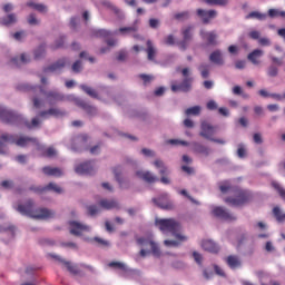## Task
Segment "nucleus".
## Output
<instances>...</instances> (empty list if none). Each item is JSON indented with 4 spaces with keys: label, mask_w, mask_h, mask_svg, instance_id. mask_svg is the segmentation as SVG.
Segmentation results:
<instances>
[{
    "label": "nucleus",
    "mask_w": 285,
    "mask_h": 285,
    "mask_svg": "<svg viewBox=\"0 0 285 285\" xmlns=\"http://www.w3.org/2000/svg\"><path fill=\"white\" fill-rule=\"evenodd\" d=\"M219 190L223 194L233 193L234 197L225 198V204L229 206H244V204L250 202V194L248 191L230 186L229 181L220 183Z\"/></svg>",
    "instance_id": "obj_1"
},
{
    "label": "nucleus",
    "mask_w": 285,
    "mask_h": 285,
    "mask_svg": "<svg viewBox=\"0 0 285 285\" xmlns=\"http://www.w3.org/2000/svg\"><path fill=\"white\" fill-rule=\"evenodd\" d=\"M0 119L4 124H12L14 126H26V128H39L41 120L38 117L32 118L31 122L23 119V116L19 115L17 111L8 110L0 107Z\"/></svg>",
    "instance_id": "obj_2"
},
{
    "label": "nucleus",
    "mask_w": 285,
    "mask_h": 285,
    "mask_svg": "<svg viewBox=\"0 0 285 285\" xmlns=\"http://www.w3.org/2000/svg\"><path fill=\"white\" fill-rule=\"evenodd\" d=\"M17 210L20 215H26L33 219H51V217H55V212L52 210L46 208L35 210V203L32 200H28L24 205H19Z\"/></svg>",
    "instance_id": "obj_3"
},
{
    "label": "nucleus",
    "mask_w": 285,
    "mask_h": 285,
    "mask_svg": "<svg viewBox=\"0 0 285 285\" xmlns=\"http://www.w3.org/2000/svg\"><path fill=\"white\" fill-rule=\"evenodd\" d=\"M17 90L20 92H30V95H37V92H40V95H45V97H47L50 106L57 104V101H63V95L57 91L46 92L41 86L32 87L30 85L21 83L17 86Z\"/></svg>",
    "instance_id": "obj_4"
},
{
    "label": "nucleus",
    "mask_w": 285,
    "mask_h": 285,
    "mask_svg": "<svg viewBox=\"0 0 285 285\" xmlns=\"http://www.w3.org/2000/svg\"><path fill=\"white\" fill-rule=\"evenodd\" d=\"M156 226H158L161 233H171V235L179 242H186V239H188V237L179 233V230H181V225H179L175 218L156 219Z\"/></svg>",
    "instance_id": "obj_5"
},
{
    "label": "nucleus",
    "mask_w": 285,
    "mask_h": 285,
    "mask_svg": "<svg viewBox=\"0 0 285 285\" xmlns=\"http://www.w3.org/2000/svg\"><path fill=\"white\" fill-rule=\"evenodd\" d=\"M136 244L141 248L139 252L140 257H147L150 254L154 257H161V249H159V245L155 243L153 236L137 237Z\"/></svg>",
    "instance_id": "obj_6"
},
{
    "label": "nucleus",
    "mask_w": 285,
    "mask_h": 285,
    "mask_svg": "<svg viewBox=\"0 0 285 285\" xmlns=\"http://www.w3.org/2000/svg\"><path fill=\"white\" fill-rule=\"evenodd\" d=\"M6 144H16V146H19L20 148H26V146H30V144L38 145L39 140L28 136H21L16 139L14 135L2 134L0 136V155H2L3 148H6Z\"/></svg>",
    "instance_id": "obj_7"
},
{
    "label": "nucleus",
    "mask_w": 285,
    "mask_h": 285,
    "mask_svg": "<svg viewBox=\"0 0 285 285\" xmlns=\"http://www.w3.org/2000/svg\"><path fill=\"white\" fill-rule=\"evenodd\" d=\"M90 137H88L87 134H80L78 136H75L71 139V150L73 153H81L82 150H90V146L88 145V140Z\"/></svg>",
    "instance_id": "obj_8"
},
{
    "label": "nucleus",
    "mask_w": 285,
    "mask_h": 285,
    "mask_svg": "<svg viewBox=\"0 0 285 285\" xmlns=\"http://www.w3.org/2000/svg\"><path fill=\"white\" fill-rule=\"evenodd\" d=\"M69 233L70 235H75V237H81L83 233H90V226L83 225L76 220L69 222Z\"/></svg>",
    "instance_id": "obj_9"
},
{
    "label": "nucleus",
    "mask_w": 285,
    "mask_h": 285,
    "mask_svg": "<svg viewBox=\"0 0 285 285\" xmlns=\"http://www.w3.org/2000/svg\"><path fill=\"white\" fill-rule=\"evenodd\" d=\"M193 90V78H185L183 82L171 81L173 92H190Z\"/></svg>",
    "instance_id": "obj_10"
},
{
    "label": "nucleus",
    "mask_w": 285,
    "mask_h": 285,
    "mask_svg": "<svg viewBox=\"0 0 285 285\" xmlns=\"http://www.w3.org/2000/svg\"><path fill=\"white\" fill-rule=\"evenodd\" d=\"M67 66H70V59L61 58L58 61H56L55 63L50 65L49 67H46L43 69V72L45 73L61 72V70H63V68H67Z\"/></svg>",
    "instance_id": "obj_11"
},
{
    "label": "nucleus",
    "mask_w": 285,
    "mask_h": 285,
    "mask_svg": "<svg viewBox=\"0 0 285 285\" xmlns=\"http://www.w3.org/2000/svg\"><path fill=\"white\" fill-rule=\"evenodd\" d=\"M200 137H204L205 139H208L210 141V139L213 138V135H215V132H217V126H213L210 122L208 121H203L200 125Z\"/></svg>",
    "instance_id": "obj_12"
},
{
    "label": "nucleus",
    "mask_w": 285,
    "mask_h": 285,
    "mask_svg": "<svg viewBox=\"0 0 285 285\" xmlns=\"http://www.w3.org/2000/svg\"><path fill=\"white\" fill-rule=\"evenodd\" d=\"M214 217H218L219 219H224V222H235L237 217L233 214H230L226 208L224 207H215L213 209Z\"/></svg>",
    "instance_id": "obj_13"
},
{
    "label": "nucleus",
    "mask_w": 285,
    "mask_h": 285,
    "mask_svg": "<svg viewBox=\"0 0 285 285\" xmlns=\"http://www.w3.org/2000/svg\"><path fill=\"white\" fill-rule=\"evenodd\" d=\"M153 202L163 210H173L175 208V205L168 198V194H163L159 198H153Z\"/></svg>",
    "instance_id": "obj_14"
},
{
    "label": "nucleus",
    "mask_w": 285,
    "mask_h": 285,
    "mask_svg": "<svg viewBox=\"0 0 285 285\" xmlns=\"http://www.w3.org/2000/svg\"><path fill=\"white\" fill-rule=\"evenodd\" d=\"M183 41L179 42L181 50H186L190 41H193V26H187L181 29Z\"/></svg>",
    "instance_id": "obj_15"
},
{
    "label": "nucleus",
    "mask_w": 285,
    "mask_h": 285,
    "mask_svg": "<svg viewBox=\"0 0 285 285\" xmlns=\"http://www.w3.org/2000/svg\"><path fill=\"white\" fill-rule=\"evenodd\" d=\"M154 166L159 169V175H161V178H160L161 184H165V185L170 184V178L166 176L169 173L168 167H166V165L160 159H156L154 161Z\"/></svg>",
    "instance_id": "obj_16"
},
{
    "label": "nucleus",
    "mask_w": 285,
    "mask_h": 285,
    "mask_svg": "<svg viewBox=\"0 0 285 285\" xmlns=\"http://www.w3.org/2000/svg\"><path fill=\"white\" fill-rule=\"evenodd\" d=\"M200 37L204 41L207 42V46H217L219 42L217 41V32L215 31H205L200 30Z\"/></svg>",
    "instance_id": "obj_17"
},
{
    "label": "nucleus",
    "mask_w": 285,
    "mask_h": 285,
    "mask_svg": "<svg viewBox=\"0 0 285 285\" xmlns=\"http://www.w3.org/2000/svg\"><path fill=\"white\" fill-rule=\"evenodd\" d=\"M196 14L202 19L203 23H210V19H215V17H217V11L197 9Z\"/></svg>",
    "instance_id": "obj_18"
},
{
    "label": "nucleus",
    "mask_w": 285,
    "mask_h": 285,
    "mask_svg": "<svg viewBox=\"0 0 285 285\" xmlns=\"http://www.w3.org/2000/svg\"><path fill=\"white\" fill-rule=\"evenodd\" d=\"M51 257L53 259H56L57 262H59L60 264H63V266H66V268L69 271V273H71V275H79V273H80L79 266L72 265V263L67 262L66 259H63L60 256L55 255V254H51Z\"/></svg>",
    "instance_id": "obj_19"
},
{
    "label": "nucleus",
    "mask_w": 285,
    "mask_h": 285,
    "mask_svg": "<svg viewBox=\"0 0 285 285\" xmlns=\"http://www.w3.org/2000/svg\"><path fill=\"white\" fill-rule=\"evenodd\" d=\"M75 171L78 175H94L95 174V167L92 166V161H87V163L78 165L75 168Z\"/></svg>",
    "instance_id": "obj_20"
},
{
    "label": "nucleus",
    "mask_w": 285,
    "mask_h": 285,
    "mask_svg": "<svg viewBox=\"0 0 285 285\" xmlns=\"http://www.w3.org/2000/svg\"><path fill=\"white\" fill-rule=\"evenodd\" d=\"M38 117L42 119H48V117H66V111L59 108H50L49 110L40 111Z\"/></svg>",
    "instance_id": "obj_21"
},
{
    "label": "nucleus",
    "mask_w": 285,
    "mask_h": 285,
    "mask_svg": "<svg viewBox=\"0 0 285 285\" xmlns=\"http://www.w3.org/2000/svg\"><path fill=\"white\" fill-rule=\"evenodd\" d=\"M136 177L142 179V181H147V184H155V181H158L157 176L153 175L150 171L138 170L136 171Z\"/></svg>",
    "instance_id": "obj_22"
},
{
    "label": "nucleus",
    "mask_w": 285,
    "mask_h": 285,
    "mask_svg": "<svg viewBox=\"0 0 285 285\" xmlns=\"http://www.w3.org/2000/svg\"><path fill=\"white\" fill-rule=\"evenodd\" d=\"M139 30V27L137 24L130 26V27H121L118 29L120 35H132L134 39H141V36L137 33Z\"/></svg>",
    "instance_id": "obj_23"
},
{
    "label": "nucleus",
    "mask_w": 285,
    "mask_h": 285,
    "mask_svg": "<svg viewBox=\"0 0 285 285\" xmlns=\"http://www.w3.org/2000/svg\"><path fill=\"white\" fill-rule=\"evenodd\" d=\"M202 248L203 250H207V253H219V246L210 239L203 240Z\"/></svg>",
    "instance_id": "obj_24"
},
{
    "label": "nucleus",
    "mask_w": 285,
    "mask_h": 285,
    "mask_svg": "<svg viewBox=\"0 0 285 285\" xmlns=\"http://www.w3.org/2000/svg\"><path fill=\"white\" fill-rule=\"evenodd\" d=\"M76 106H78L79 108H82V110H85L87 115H91V116L97 115V108H95L94 106H90L85 100H81V99L76 100Z\"/></svg>",
    "instance_id": "obj_25"
},
{
    "label": "nucleus",
    "mask_w": 285,
    "mask_h": 285,
    "mask_svg": "<svg viewBox=\"0 0 285 285\" xmlns=\"http://www.w3.org/2000/svg\"><path fill=\"white\" fill-rule=\"evenodd\" d=\"M226 264L232 271H235L242 267V259H239V256L230 255L226 258Z\"/></svg>",
    "instance_id": "obj_26"
},
{
    "label": "nucleus",
    "mask_w": 285,
    "mask_h": 285,
    "mask_svg": "<svg viewBox=\"0 0 285 285\" xmlns=\"http://www.w3.org/2000/svg\"><path fill=\"white\" fill-rule=\"evenodd\" d=\"M209 61H212V63H215L216 66H224V57L222 56V50L217 49L213 51L209 55Z\"/></svg>",
    "instance_id": "obj_27"
},
{
    "label": "nucleus",
    "mask_w": 285,
    "mask_h": 285,
    "mask_svg": "<svg viewBox=\"0 0 285 285\" xmlns=\"http://www.w3.org/2000/svg\"><path fill=\"white\" fill-rule=\"evenodd\" d=\"M264 56V51L261 49H255L250 53H248L247 59L250 61L254 66H259V59Z\"/></svg>",
    "instance_id": "obj_28"
},
{
    "label": "nucleus",
    "mask_w": 285,
    "mask_h": 285,
    "mask_svg": "<svg viewBox=\"0 0 285 285\" xmlns=\"http://www.w3.org/2000/svg\"><path fill=\"white\" fill-rule=\"evenodd\" d=\"M191 146L194 153H197L198 155H205V157H208V155H210V149H208V147L202 145L200 142H193Z\"/></svg>",
    "instance_id": "obj_29"
},
{
    "label": "nucleus",
    "mask_w": 285,
    "mask_h": 285,
    "mask_svg": "<svg viewBox=\"0 0 285 285\" xmlns=\"http://www.w3.org/2000/svg\"><path fill=\"white\" fill-rule=\"evenodd\" d=\"M42 173L48 175V177H61V175H63V171H61L59 168L50 166L43 167Z\"/></svg>",
    "instance_id": "obj_30"
},
{
    "label": "nucleus",
    "mask_w": 285,
    "mask_h": 285,
    "mask_svg": "<svg viewBox=\"0 0 285 285\" xmlns=\"http://www.w3.org/2000/svg\"><path fill=\"white\" fill-rule=\"evenodd\" d=\"M146 52H147V59L149 61H155V57H157V48H155V45L150 40H147Z\"/></svg>",
    "instance_id": "obj_31"
},
{
    "label": "nucleus",
    "mask_w": 285,
    "mask_h": 285,
    "mask_svg": "<svg viewBox=\"0 0 285 285\" xmlns=\"http://www.w3.org/2000/svg\"><path fill=\"white\" fill-rule=\"evenodd\" d=\"M99 206L105 210H112V208H119V203L116 200L101 199Z\"/></svg>",
    "instance_id": "obj_32"
},
{
    "label": "nucleus",
    "mask_w": 285,
    "mask_h": 285,
    "mask_svg": "<svg viewBox=\"0 0 285 285\" xmlns=\"http://www.w3.org/2000/svg\"><path fill=\"white\" fill-rule=\"evenodd\" d=\"M11 63L12 66H14L16 68H19L20 66H23L26 63H30V58L27 57L26 53H22L20 56V58H12L11 59Z\"/></svg>",
    "instance_id": "obj_33"
},
{
    "label": "nucleus",
    "mask_w": 285,
    "mask_h": 285,
    "mask_svg": "<svg viewBox=\"0 0 285 285\" xmlns=\"http://www.w3.org/2000/svg\"><path fill=\"white\" fill-rule=\"evenodd\" d=\"M56 193L57 195H61L63 193V188L59 187L56 183H49L47 186H45V193Z\"/></svg>",
    "instance_id": "obj_34"
},
{
    "label": "nucleus",
    "mask_w": 285,
    "mask_h": 285,
    "mask_svg": "<svg viewBox=\"0 0 285 285\" xmlns=\"http://www.w3.org/2000/svg\"><path fill=\"white\" fill-rule=\"evenodd\" d=\"M16 22H17V14H14V13H10L0 20V23L2 26H7V27L13 26V23H16Z\"/></svg>",
    "instance_id": "obj_35"
},
{
    "label": "nucleus",
    "mask_w": 285,
    "mask_h": 285,
    "mask_svg": "<svg viewBox=\"0 0 285 285\" xmlns=\"http://www.w3.org/2000/svg\"><path fill=\"white\" fill-rule=\"evenodd\" d=\"M266 13H262L259 11H252L249 14L246 16V19H257L258 21H266L267 19Z\"/></svg>",
    "instance_id": "obj_36"
},
{
    "label": "nucleus",
    "mask_w": 285,
    "mask_h": 285,
    "mask_svg": "<svg viewBox=\"0 0 285 285\" xmlns=\"http://www.w3.org/2000/svg\"><path fill=\"white\" fill-rule=\"evenodd\" d=\"M80 88L83 90V92H86V95L92 97V99H99V95L91 87H88L87 85H80Z\"/></svg>",
    "instance_id": "obj_37"
},
{
    "label": "nucleus",
    "mask_w": 285,
    "mask_h": 285,
    "mask_svg": "<svg viewBox=\"0 0 285 285\" xmlns=\"http://www.w3.org/2000/svg\"><path fill=\"white\" fill-rule=\"evenodd\" d=\"M198 70L203 77V79H208L209 75H210V66L206 65V63H202L198 67Z\"/></svg>",
    "instance_id": "obj_38"
},
{
    "label": "nucleus",
    "mask_w": 285,
    "mask_h": 285,
    "mask_svg": "<svg viewBox=\"0 0 285 285\" xmlns=\"http://www.w3.org/2000/svg\"><path fill=\"white\" fill-rule=\"evenodd\" d=\"M27 6L28 8H33V10H37L38 12H48V7L41 3L28 2Z\"/></svg>",
    "instance_id": "obj_39"
},
{
    "label": "nucleus",
    "mask_w": 285,
    "mask_h": 285,
    "mask_svg": "<svg viewBox=\"0 0 285 285\" xmlns=\"http://www.w3.org/2000/svg\"><path fill=\"white\" fill-rule=\"evenodd\" d=\"M109 268H118V271H122L124 273H128V266L121 262H110L108 264Z\"/></svg>",
    "instance_id": "obj_40"
},
{
    "label": "nucleus",
    "mask_w": 285,
    "mask_h": 285,
    "mask_svg": "<svg viewBox=\"0 0 285 285\" xmlns=\"http://www.w3.org/2000/svg\"><path fill=\"white\" fill-rule=\"evenodd\" d=\"M174 19H176V21H186L190 19V12L183 11V12L175 13Z\"/></svg>",
    "instance_id": "obj_41"
},
{
    "label": "nucleus",
    "mask_w": 285,
    "mask_h": 285,
    "mask_svg": "<svg viewBox=\"0 0 285 285\" xmlns=\"http://www.w3.org/2000/svg\"><path fill=\"white\" fill-rule=\"evenodd\" d=\"M268 17L271 19H275L277 17H282L283 19H285V11H279L278 9H269Z\"/></svg>",
    "instance_id": "obj_42"
},
{
    "label": "nucleus",
    "mask_w": 285,
    "mask_h": 285,
    "mask_svg": "<svg viewBox=\"0 0 285 285\" xmlns=\"http://www.w3.org/2000/svg\"><path fill=\"white\" fill-rule=\"evenodd\" d=\"M139 79L144 81V86H148L155 81V76L151 75H146V73H140Z\"/></svg>",
    "instance_id": "obj_43"
},
{
    "label": "nucleus",
    "mask_w": 285,
    "mask_h": 285,
    "mask_svg": "<svg viewBox=\"0 0 285 285\" xmlns=\"http://www.w3.org/2000/svg\"><path fill=\"white\" fill-rule=\"evenodd\" d=\"M273 215L277 222H285V214H282V209H279V207L273 208Z\"/></svg>",
    "instance_id": "obj_44"
},
{
    "label": "nucleus",
    "mask_w": 285,
    "mask_h": 285,
    "mask_svg": "<svg viewBox=\"0 0 285 285\" xmlns=\"http://www.w3.org/2000/svg\"><path fill=\"white\" fill-rule=\"evenodd\" d=\"M102 6H105V8H109V10H112V12H115V14H119V12H121V10H119V8H117L115 4H112V2L105 0L101 2Z\"/></svg>",
    "instance_id": "obj_45"
},
{
    "label": "nucleus",
    "mask_w": 285,
    "mask_h": 285,
    "mask_svg": "<svg viewBox=\"0 0 285 285\" xmlns=\"http://www.w3.org/2000/svg\"><path fill=\"white\" fill-rule=\"evenodd\" d=\"M46 57V46L41 45L36 51H35V59H41Z\"/></svg>",
    "instance_id": "obj_46"
},
{
    "label": "nucleus",
    "mask_w": 285,
    "mask_h": 285,
    "mask_svg": "<svg viewBox=\"0 0 285 285\" xmlns=\"http://www.w3.org/2000/svg\"><path fill=\"white\" fill-rule=\"evenodd\" d=\"M71 70L76 75H78V72H81V70H83V65H82L81 60H77L76 62H73L71 66Z\"/></svg>",
    "instance_id": "obj_47"
},
{
    "label": "nucleus",
    "mask_w": 285,
    "mask_h": 285,
    "mask_svg": "<svg viewBox=\"0 0 285 285\" xmlns=\"http://www.w3.org/2000/svg\"><path fill=\"white\" fill-rule=\"evenodd\" d=\"M42 157H57V149L49 147L42 151Z\"/></svg>",
    "instance_id": "obj_48"
},
{
    "label": "nucleus",
    "mask_w": 285,
    "mask_h": 285,
    "mask_svg": "<svg viewBox=\"0 0 285 285\" xmlns=\"http://www.w3.org/2000/svg\"><path fill=\"white\" fill-rule=\"evenodd\" d=\"M209 6H228L229 0H205Z\"/></svg>",
    "instance_id": "obj_49"
},
{
    "label": "nucleus",
    "mask_w": 285,
    "mask_h": 285,
    "mask_svg": "<svg viewBox=\"0 0 285 285\" xmlns=\"http://www.w3.org/2000/svg\"><path fill=\"white\" fill-rule=\"evenodd\" d=\"M29 190L36 193V195H43V193H46V187L32 185L29 187Z\"/></svg>",
    "instance_id": "obj_50"
},
{
    "label": "nucleus",
    "mask_w": 285,
    "mask_h": 285,
    "mask_svg": "<svg viewBox=\"0 0 285 285\" xmlns=\"http://www.w3.org/2000/svg\"><path fill=\"white\" fill-rule=\"evenodd\" d=\"M185 112H186V115H195V116H197V115H199V112H202V107L194 106L191 108L186 109Z\"/></svg>",
    "instance_id": "obj_51"
},
{
    "label": "nucleus",
    "mask_w": 285,
    "mask_h": 285,
    "mask_svg": "<svg viewBox=\"0 0 285 285\" xmlns=\"http://www.w3.org/2000/svg\"><path fill=\"white\" fill-rule=\"evenodd\" d=\"M168 144H171V146H189L188 141L179 139H170Z\"/></svg>",
    "instance_id": "obj_52"
},
{
    "label": "nucleus",
    "mask_w": 285,
    "mask_h": 285,
    "mask_svg": "<svg viewBox=\"0 0 285 285\" xmlns=\"http://www.w3.org/2000/svg\"><path fill=\"white\" fill-rule=\"evenodd\" d=\"M279 70L277 69V67L275 65L269 66L268 70H267V75L269 77H277Z\"/></svg>",
    "instance_id": "obj_53"
},
{
    "label": "nucleus",
    "mask_w": 285,
    "mask_h": 285,
    "mask_svg": "<svg viewBox=\"0 0 285 285\" xmlns=\"http://www.w3.org/2000/svg\"><path fill=\"white\" fill-rule=\"evenodd\" d=\"M180 194L184 196V197H187V199H189V202H191V204H196V206H199V202H197L195 198H193V196H189L188 195V191L186 189H181L180 190Z\"/></svg>",
    "instance_id": "obj_54"
},
{
    "label": "nucleus",
    "mask_w": 285,
    "mask_h": 285,
    "mask_svg": "<svg viewBox=\"0 0 285 285\" xmlns=\"http://www.w3.org/2000/svg\"><path fill=\"white\" fill-rule=\"evenodd\" d=\"M88 214L91 217H95V215H97V213H99V207H97L96 205H91L87 207Z\"/></svg>",
    "instance_id": "obj_55"
},
{
    "label": "nucleus",
    "mask_w": 285,
    "mask_h": 285,
    "mask_svg": "<svg viewBox=\"0 0 285 285\" xmlns=\"http://www.w3.org/2000/svg\"><path fill=\"white\" fill-rule=\"evenodd\" d=\"M114 175L116 177V181H118V184H120V186H121V177L119 176V175H121L120 166L114 168Z\"/></svg>",
    "instance_id": "obj_56"
},
{
    "label": "nucleus",
    "mask_w": 285,
    "mask_h": 285,
    "mask_svg": "<svg viewBox=\"0 0 285 285\" xmlns=\"http://www.w3.org/2000/svg\"><path fill=\"white\" fill-rule=\"evenodd\" d=\"M28 24L29 26H39V21L37 20V16H35L33 13L29 14Z\"/></svg>",
    "instance_id": "obj_57"
},
{
    "label": "nucleus",
    "mask_w": 285,
    "mask_h": 285,
    "mask_svg": "<svg viewBox=\"0 0 285 285\" xmlns=\"http://www.w3.org/2000/svg\"><path fill=\"white\" fill-rule=\"evenodd\" d=\"M165 246H171L174 248H177V246H179V244H181V240L177 239V240H164Z\"/></svg>",
    "instance_id": "obj_58"
},
{
    "label": "nucleus",
    "mask_w": 285,
    "mask_h": 285,
    "mask_svg": "<svg viewBox=\"0 0 285 285\" xmlns=\"http://www.w3.org/2000/svg\"><path fill=\"white\" fill-rule=\"evenodd\" d=\"M193 257L195 259V262L198 264V266H202V262L204 259V257L202 256V254L194 252L193 253Z\"/></svg>",
    "instance_id": "obj_59"
},
{
    "label": "nucleus",
    "mask_w": 285,
    "mask_h": 285,
    "mask_svg": "<svg viewBox=\"0 0 285 285\" xmlns=\"http://www.w3.org/2000/svg\"><path fill=\"white\" fill-rule=\"evenodd\" d=\"M52 50H57L59 48H63V37H60L59 40L51 47Z\"/></svg>",
    "instance_id": "obj_60"
},
{
    "label": "nucleus",
    "mask_w": 285,
    "mask_h": 285,
    "mask_svg": "<svg viewBox=\"0 0 285 285\" xmlns=\"http://www.w3.org/2000/svg\"><path fill=\"white\" fill-rule=\"evenodd\" d=\"M207 110H217V102L215 100H209L207 102Z\"/></svg>",
    "instance_id": "obj_61"
},
{
    "label": "nucleus",
    "mask_w": 285,
    "mask_h": 285,
    "mask_svg": "<svg viewBox=\"0 0 285 285\" xmlns=\"http://www.w3.org/2000/svg\"><path fill=\"white\" fill-rule=\"evenodd\" d=\"M149 27L153 29L159 28V20L155 18L149 19Z\"/></svg>",
    "instance_id": "obj_62"
},
{
    "label": "nucleus",
    "mask_w": 285,
    "mask_h": 285,
    "mask_svg": "<svg viewBox=\"0 0 285 285\" xmlns=\"http://www.w3.org/2000/svg\"><path fill=\"white\" fill-rule=\"evenodd\" d=\"M259 46H271V39L268 38H261L258 39Z\"/></svg>",
    "instance_id": "obj_63"
},
{
    "label": "nucleus",
    "mask_w": 285,
    "mask_h": 285,
    "mask_svg": "<svg viewBox=\"0 0 285 285\" xmlns=\"http://www.w3.org/2000/svg\"><path fill=\"white\" fill-rule=\"evenodd\" d=\"M32 101H33L35 108H41V100L39 99L38 96H33Z\"/></svg>",
    "instance_id": "obj_64"
}]
</instances>
